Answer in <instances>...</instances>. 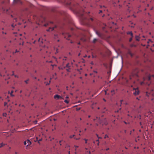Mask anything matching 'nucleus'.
<instances>
[{"instance_id": "nucleus-1", "label": "nucleus", "mask_w": 154, "mask_h": 154, "mask_svg": "<svg viewBox=\"0 0 154 154\" xmlns=\"http://www.w3.org/2000/svg\"><path fill=\"white\" fill-rule=\"evenodd\" d=\"M151 77H154V75H148L146 76L145 77H144L143 78L144 82H141V85H142L144 83H145V81L146 80H147L148 81H149L151 80Z\"/></svg>"}, {"instance_id": "nucleus-2", "label": "nucleus", "mask_w": 154, "mask_h": 154, "mask_svg": "<svg viewBox=\"0 0 154 154\" xmlns=\"http://www.w3.org/2000/svg\"><path fill=\"white\" fill-rule=\"evenodd\" d=\"M138 72V70L137 69H136L135 72H133L132 74L130 75L129 77V79L131 80L133 78L135 77H138V75L137 73Z\"/></svg>"}, {"instance_id": "nucleus-3", "label": "nucleus", "mask_w": 154, "mask_h": 154, "mask_svg": "<svg viewBox=\"0 0 154 154\" xmlns=\"http://www.w3.org/2000/svg\"><path fill=\"white\" fill-rule=\"evenodd\" d=\"M62 34L64 36L65 38L68 40H69L70 39L69 38L71 36V35L68 33H62Z\"/></svg>"}, {"instance_id": "nucleus-4", "label": "nucleus", "mask_w": 154, "mask_h": 154, "mask_svg": "<svg viewBox=\"0 0 154 154\" xmlns=\"http://www.w3.org/2000/svg\"><path fill=\"white\" fill-rule=\"evenodd\" d=\"M57 27V26L54 25L53 26H51L48 29H47V31H52Z\"/></svg>"}, {"instance_id": "nucleus-5", "label": "nucleus", "mask_w": 154, "mask_h": 154, "mask_svg": "<svg viewBox=\"0 0 154 154\" xmlns=\"http://www.w3.org/2000/svg\"><path fill=\"white\" fill-rule=\"evenodd\" d=\"M54 98L55 99H57V100H62L63 99V98L62 97L58 94H56L54 95Z\"/></svg>"}, {"instance_id": "nucleus-6", "label": "nucleus", "mask_w": 154, "mask_h": 154, "mask_svg": "<svg viewBox=\"0 0 154 154\" xmlns=\"http://www.w3.org/2000/svg\"><path fill=\"white\" fill-rule=\"evenodd\" d=\"M94 121H97L100 123H101V121L100 118H98L97 117H96V119H93Z\"/></svg>"}, {"instance_id": "nucleus-7", "label": "nucleus", "mask_w": 154, "mask_h": 154, "mask_svg": "<svg viewBox=\"0 0 154 154\" xmlns=\"http://www.w3.org/2000/svg\"><path fill=\"white\" fill-rule=\"evenodd\" d=\"M134 89L135 90V92L134 93V94L135 96L138 95L139 94V91L138 89L137 88L136 89L134 88Z\"/></svg>"}, {"instance_id": "nucleus-8", "label": "nucleus", "mask_w": 154, "mask_h": 154, "mask_svg": "<svg viewBox=\"0 0 154 154\" xmlns=\"http://www.w3.org/2000/svg\"><path fill=\"white\" fill-rule=\"evenodd\" d=\"M96 33L99 37L101 38L102 37V35L101 33L98 32L97 31H96Z\"/></svg>"}, {"instance_id": "nucleus-9", "label": "nucleus", "mask_w": 154, "mask_h": 154, "mask_svg": "<svg viewBox=\"0 0 154 154\" xmlns=\"http://www.w3.org/2000/svg\"><path fill=\"white\" fill-rule=\"evenodd\" d=\"M26 142L27 143V146L30 145L31 144V142L29 140H26Z\"/></svg>"}, {"instance_id": "nucleus-10", "label": "nucleus", "mask_w": 154, "mask_h": 154, "mask_svg": "<svg viewBox=\"0 0 154 154\" xmlns=\"http://www.w3.org/2000/svg\"><path fill=\"white\" fill-rule=\"evenodd\" d=\"M53 22H50L47 23H45V24H44V26H48V25H49V24H53Z\"/></svg>"}, {"instance_id": "nucleus-11", "label": "nucleus", "mask_w": 154, "mask_h": 154, "mask_svg": "<svg viewBox=\"0 0 154 154\" xmlns=\"http://www.w3.org/2000/svg\"><path fill=\"white\" fill-rule=\"evenodd\" d=\"M127 34L128 35H130L131 37H133V34L131 32H127Z\"/></svg>"}, {"instance_id": "nucleus-12", "label": "nucleus", "mask_w": 154, "mask_h": 154, "mask_svg": "<svg viewBox=\"0 0 154 154\" xmlns=\"http://www.w3.org/2000/svg\"><path fill=\"white\" fill-rule=\"evenodd\" d=\"M137 41H139L140 39V37L139 36H136L135 37Z\"/></svg>"}, {"instance_id": "nucleus-13", "label": "nucleus", "mask_w": 154, "mask_h": 154, "mask_svg": "<svg viewBox=\"0 0 154 154\" xmlns=\"http://www.w3.org/2000/svg\"><path fill=\"white\" fill-rule=\"evenodd\" d=\"M1 32L2 34H7L6 30H5V31H1Z\"/></svg>"}, {"instance_id": "nucleus-14", "label": "nucleus", "mask_w": 154, "mask_h": 154, "mask_svg": "<svg viewBox=\"0 0 154 154\" xmlns=\"http://www.w3.org/2000/svg\"><path fill=\"white\" fill-rule=\"evenodd\" d=\"M66 67H67V68H69V69H70V66L69 65V63H68L67 64H66Z\"/></svg>"}, {"instance_id": "nucleus-15", "label": "nucleus", "mask_w": 154, "mask_h": 154, "mask_svg": "<svg viewBox=\"0 0 154 154\" xmlns=\"http://www.w3.org/2000/svg\"><path fill=\"white\" fill-rule=\"evenodd\" d=\"M54 38L55 39H56L58 38V36L57 34H54Z\"/></svg>"}, {"instance_id": "nucleus-16", "label": "nucleus", "mask_w": 154, "mask_h": 154, "mask_svg": "<svg viewBox=\"0 0 154 154\" xmlns=\"http://www.w3.org/2000/svg\"><path fill=\"white\" fill-rule=\"evenodd\" d=\"M13 91H11V93H10L9 91V93L10 94V95L12 97H13V96H14V95L12 94V93H13Z\"/></svg>"}, {"instance_id": "nucleus-17", "label": "nucleus", "mask_w": 154, "mask_h": 154, "mask_svg": "<svg viewBox=\"0 0 154 154\" xmlns=\"http://www.w3.org/2000/svg\"><path fill=\"white\" fill-rule=\"evenodd\" d=\"M36 141H38V143H39V141H41L42 140V139H40L39 140H38V138L37 137H36Z\"/></svg>"}, {"instance_id": "nucleus-18", "label": "nucleus", "mask_w": 154, "mask_h": 154, "mask_svg": "<svg viewBox=\"0 0 154 154\" xmlns=\"http://www.w3.org/2000/svg\"><path fill=\"white\" fill-rule=\"evenodd\" d=\"M94 19L92 17H91L90 18V21H91L92 22H93L94 21Z\"/></svg>"}, {"instance_id": "nucleus-19", "label": "nucleus", "mask_w": 154, "mask_h": 154, "mask_svg": "<svg viewBox=\"0 0 154 154\" xmlns=\"http://www.w3.org/2000/svg\"><path fill=\"white\" fill-rule=\"evenodd\" d=\"M5 145V144H3V143H1L0 144V148L2 147L3 146Z\"/></svg>"}, {"instance_id": "nucleus-20", "label": "nucleus", "mask_w": 154, "mask_h": 154, "mask_svg": "<svg viewBox=\"0 0 154 154\" xmlns=\"http://www.w3.org/2000/svg\"><path fill=\"white\" fill-rule=\"evenodd\" d=\"M29 81V79H28L26 80H25L24 82L26 83L27 84H28V82Z\"/></svg>"}, {"instance_id": "nucleus-21", "label": "nucleus", "mask_w": 154, "mask_h": 154, "mask_svg": "<svg viewBox=\"0 0 154 154\" xmlns=\"http://www.w3.org/2000/svg\"><path fill=\"white\" fill-rule=\"evenodd\" d=\"M97 40V39L95 38H94L93 40V42L94 43H95Z\"/></svg>"}, {"instance_id": "nucleus-22", "label": "nucleus", "mask_w": 154, "mask_h": 154, "mask_svg": "<svg viewBox=\"0 0 154 154\" xmlns=\"http://www.w3.org/2000/svg\"><path fill=\"white\" fill-rule=\"evenodd\" d=\"M64 102L67 104L69 103V101L67 100H65L64 101Z\"/></svg>"}, {"instance_id": "nucleus-23", "label": "nucleus", "mask_w": 154, "mask_h": 154, "mask_svg": "<svg viewBox=\"0 0 154 154\" xmlns=\"http://www.w3.org/2000/svg\"><path fill=\"white\" fill-rule=\"evenodd\" d=\"M81 40L83 42H85L86 41V39L85 38H81Z\"/></svg>"}, {"instance_id": "nucleus-24", "label": "nucleus", "mask_w": 154, "mask_h": 154, "mask_svg": "<svg viewBox=\"0 0 154 154\" xmlns=\"http://www.w3.org/2000/svg\"><path fill=\"white\" fill-rule=\"evenodd\" d=\"M151 42V43H152V42L151 41V40L150 39H149L148 41L147 42V43L148 44H149Z\"/></svg>"}, {"instance_id": "nucleus-25", "label": "nucleus", "mask_w": 154, "mask_h": 154, "mask_svg": "<svg viewBox=\"0 0 154 154\" xmlns=\"http://www.w3.org/2000/svg\"><path fill=\"white\" fill-rule=\"evenodd\" d=\"M96 142H97V144L98 145H99V139L96 140Z\"/></svg>"}, {"instance_id": "nucleus-26", "label": "nucleus", "mask_w": 154, "mask_h": 154, "mask_svg": "<svg viewBox=\"0 0 154 154\" xmlns=\"http://www.w3.org/2000/svg\"><path fill=\"white\" fill-rule=\"evenodd\" d=\"M3 115L4 116L6 117L7 116V114L6 113H4L3 114Z\"/></svg>"}, {"instance_id": "nucleus-27", "label": "nucleus", "mask_w": 154, "mask_h": 154, "mask_svg": "<svg viewBox=\"0 0 154 154\" xmlns=\"http://www.w3.org/2000/svg\"><path fill=\"white\" fill-rule=\"evenodd\" d=\"M75 135H71L69 137L71 138H73L74 136Z\"/></svg>"}, {"instance_id": "nucleus-28", "label": "nucleus", "mask_w": 154, "mask_h": 154, "mask_svg": "<svg viewBox=\"0 0 154 154\" xmlns=\"http://www.w3.org/2000/svg\"><path fill=\"white\" fill-rule=\"evenodd\" d=\"M66 57H63V60H66Z\"/></svg>"}, {"instance_id": "nucleus-29", "label": "nucleus", "mask_w": 154, "mask_h": 154, "mask_svg": "<svg viewBox=\"0 0 154 154\" xmlns=\"http://www.w3.org/2000/svg\"><path fill=\"white\" fill-rule=\"evenodd\" d=\"M132 38H133V37H131L130 38L129 40V41L130 42H131V41L132 39Z\"/></svg>"}, {"instance_id": "nucleus-30", "label": "nucleus", "mask_w": 154, "mask_h": 154, "mask_svg": "<svg viewBox=\"0 0 154 154\" xmlns=\"http://www.w3.org/2000/svg\"><path fill=\"white\" fill-rule=\"evenodd\" d=\"M108 137V136L107 134H106L104 137V138H106Z\"/></svg>"}, {"instance_id": "nucleus-31", "label": "nucleus", "mask_w": 154, "mask_h": 154, "mask_svg": "<svg viewBox=\"0 0 154 154\" xmlns=\"http://www.w3.org/2000/svg\"><path fill=\"white\" fill-rule=\"evenodd\" d=\"M84 140H85V143H87V141L88 140H87V139H84Z\"/></svg>"}, {"instance_id": "nucleus-32", "label": "nucleus", "mask_w": 154, "mask_h": 154, "mask_svg": "<svg viewBox=\"0 0 154 154\" xmlns=\"http://www.w3.org/2000/svg\"><path fill=\"white\" fill-rule=\"evenodd\" d=\"M43 20H42V21H41V20H40V22H43V21H45V19L44 18H43Z\"/></svg>"}, {"instance_id": "nucleus-33", "label": "nucleus", "mask_w": 154, "mask_h": 154, "mask_svg": "<svg viewBox=\"0 0 154 154\" xmlns=\"http://www.w3.org/2000/svg\"><path fill=\"white\" fill-rule=\"evenodd\" d=\"M121 109V108H120L119 110H118L117 111H116L115 112H118L119 111V110H120Z\"/></svg>"}, {"instance_id": "nucleus-34", "label": "nucleus", "mask_w": 154, "mask_h": 154, "mask_svg": "<svg viewBox=\"0 0 154 154\" xmlns=\"http://www.w3.org/2000/svg\"><path fill=\"white\" fill-rule=\"evenodd\" d=\"M5 29L4 28H2L1 29V31H3V30H5Z\"/></svg>"}, {"instance_id": "nucleus-35", "label": "nucleus", "mask_w": 154, "mask_h": 154, "mask_svg": "<svg viewBox=\"0 0 154 154\" xmlns=\"http://www.w3.org/2000/svg\"><path fill=\"white\" fill-rule=\"evenodd\" d=\"M70 69H69V68H68V69H66V70L68 72H70L69 70Z\"/></svg>"}, {"instance_id": "nucleus-36", "label": "nucleus", "mask_w": 154, "mask_h": 154, "mask_svg": "<svg viewBox=\"0 0 154 154\" xmlns=\"http://www.w3.org/2000/svg\"><path fill=\"white\" fill-rule=\"evenodd\" d=\"M51 82V80H50L49 81V83H47L46 84V85H49V84H50V83Z\"/></svg>"}, {"instance_id": "nucleus-37", "label": "nucleus", "mask_w": 154, "mask_h": 154, "mask_svg": "<svg viewBox=\"0 0 154 154\" xmlns=\"http://www.w3.org/2000/svg\"><path fill=\"white\" fill-rule=\"evenodd\" d=\"M24 144L25 145H27V143H26V140L24 142Z\"/></svg>"}, {"instance_id": "nucleus-38", "label": "nucleus", "mask_w": 154, "mask_h": 154, "mask_svg": "<svg viewBox=\"0 0 154 154\" xmlns=\"http://www.w3.org/2000/svg\"><path fill=\"white\" fill-rule=\"evenodd\" d=\"M92 57L93 58H95V57H96V56H94L93 55H92Z\"/></svg>"}, {"instance_id": "nucleus-39", "label": "nucleus", "mask_w": 154, "mask_h": 154, "mask_svg": "<svg viewBox=\"0 0 154 154\" xmlns=\"http://www.w3.org/2000/svg\"><path fill=\"white\" fill-rule=\"evenodd\" d=\"M12 72H13V73L12 74V75H14V76L15 75L14 74V71H12Z\"/></svg>"}, {"instance_id": "nucleus-40", "label": "nucleus", "mask_w": 154, "mask_h": 154, "mask_svg": "<svg viewBox=\"0 0 154 154\" xmlns=\"http://www.w3.org/2000/svg\"><path fill=\"white\" fill-rule=\"evenodd\" d=\"M7 103H6V102H5L4 103V105H5V106H6L7 105Z\"/></svg>"}, {"instance_id": "nucleus-41", "label": "nucleus", "mask_w": 154, "mask_h": 154, "mask_svg": "<svg viewBox=\"0 0 154 154\" xmlns=\"http://www.w3.org/2000/svg\"><path fill=\"white\" fill-rule=\"evenodd\" d=\"M14 76L15 77L18 78V76H17V75H14Z\"/></svg>"}, {"instance_id": "nucleus-42", "label": "nucleus", "mask_w": 154, "mask_h": 154, "mask_svg": "<svg viewBox=\"0 0 154 154\" xmlns=\"http://www.w3.org/2000/svg\"><path fill=\"white\" fill-rule=\"evenodd\" d=\"M129 53L131 56H133L132 54L130 52H129Z\"/></svg>"}, {"instance_id": "nucleus-43", "label": "nucleus", "mask_w": 154, "mask_h": 154, "mask_svg": "<svg viewBox=\"0 0 154 154\" xmlns=\"http://www.w3.org/2000/svg\"><path fill=\"white\" fill-rule=\"evenodd\" d=\"M102 12V11L101 10H100V11L99 12V14H100V13H101Z\"/></svg>"}, {"instance_id": "nucleus-44", "label": "nucleus", "mask_w": 154, "mask_h": 154, "mask_svg": "<svg viewBox=\"0 0 154 154\" xmlns=\"http://www.w3.org/2000/svg\"><path fill=\"white\" fill-rule=\"evenodd\" d=\"M123 101V100H120L121 104H122V102Z\"/></svg>"}, {"instance_id": "nucleus-45", "label": "nucleus", "mask_w": 154, "mask_h": 154, "mask_svg": "<svg viewBox=\"0 0 154 154\" xmlns=\"http://www.w3.org/2000/svg\"><path fill=\"white\" fill-rule=\"evenodd\" d=\"M96 135H97V137H98V138H99H99H101V137H98V134H96Z\"/></svg>"}, {"instance_id": "nucleus-46", "label": "nucleus", "mask_w": 154, "mask_h": 154, "mask_svg": "<svg viewBox=\"0 0 154 154\" xmlns=\"http://www.w3.org/2000/svg\"><path fill=\"white\" fill-rule=\"evenodd\" d=\"M75 148L76 149V148H78L79 147V146L75 145Z\"/></svg>"}, {"instance_id": "nucleus-47", "label": "nucleus", "mask_w": 154, "mask_h": 154, "mask_svg": "<svg viewBox=\"0 0 154 154\" xmlns=\"http://www.w3.org/2000/svg\"><path fill=\"white\" fill-rule=\"evenodd\" d=\"M37 121H35V122H34L35 123V124H37Z\"/></svg>"}, {"instance_id": "nucleus-48", "label": "nucleus", "mask_w": 154, "mask_h": 154, "mask_svg": "<svg viewBox=\"0 0 154 154\" xmlns=\"http://www.w3.org/2000/svg\"><path fill=\"white\" fill-rule=\"evenodd\" d=\"M12 26L13 27H14L15 26L13 24L12 25Z\"/></svg>"}, {"instance_id": "nucleus-49", "label": "nucleus", "mask_w": 154, "mask_h": 154, "mask_svg": "<svg viewBox=\"0 0 154 154\" xmlns=\"http://www.w3.org/2000/svg\"><path fill=\"white\" fill-rule=\"evenodd\" d=\"M109 148H107L106 149V150L107 151V150H109Z\"/></svg>"}, {"instance_id": "nucleus-50", "label": "nucleus", "mask_w": 154, "mask_h": 154, "mask_svg": "<svg viewBox=\"0 0 154 154\" xmlns=\"http://www.w3.org/2000/svg\"><path fill=\"white\" fill-rule=\"evenodd\" d=\"M124 122L125 123V124H128V123H127L126 122H125V121H124Z\"/></svg>"}, {"instance_id": "nucleus-51", "label": "nucleus", "mask_w": 154, "mask_h": 154, "mask_svg": "<svg viewBox=\"0 0 154 154\" xmlns=\"http://www.w3.org/2000/svg\"><path fill=\"white\" fill-rule=\"evenodd\" d=\"M94 72H95V73H97V71H94Z\"/></svg>"}, {"instance_id": "nucleus-52", "label": "nucleus", "mask_w": 154, "mask_h": 154, "mask_svg": "<svg viewBox=\"0 0 154 154\" xmlns=\"http://www.w3.org/2000/svg\"><path fill=\"white\" fill-rule=\"evenodd\" d=\"M62 141L60 140L59 141V142H60V145H61V144L60 143Z\"/></svg>"}, {"instance_id": "nucleus-53", "label": "nucleus", "mask_w": 154, "mask_h": 154, "mask_svg": "<svg viewBox=\"0 0 154 154\" xmlns=\"http://www.w3.org/2000/svg\"><path fill=\"white\" fill-rule=\"evenodd\" d=\"M40 40H41V38H39L38 40V41L39 42H40Z\"/></svg>"}, {"instance_id": "nucleus-54", "label": "nucleus", "mask_w": 154, "mask_h": 154, "mask_svg": "<svg viewBox=\"0 0 154 154\" xmlns=\"http://www.w3.org/2000/svg\"><path fill=\"white\" fill-rule=\"evenodd\" d=\"M146 84H147V85H149V84H149V83H147H147H146Z\"/></svg>"}, {"instance_id": "nucleus-55", "label": "nucleus", "mask_w": 154, "mask_h": 154, "mask_svg": "<svg viewBox=\"0 0 154 154\" xmlns=\"http://www.w3.org/2000/svg\"><path fill=\"white\" fill-rule=\"evenodd\" d=\"M126 132H127V131H126V130H125L124 131V132H125V133H126Z\"/></svg>"}, {"instance_id": "nucleus-56", "label": "nucleus", "mask_w": 154, "mask_h": 154, "mask_svg": "<svg viewBox=\"0 0 154 154\" xmlns=\"http://www.w3.org/2000/svg\"><path fill=\"white\" fill-rule=\"evenodd\" d=\"M114 92V90H112V91H111V92L112 93L113 92Z\"/></svg>"}, {"instance_id": "nucleus-57", "label": "nucleus", "mask_w": 154, "mask_h": 154, "mask_svg": "<svg viewBox=\"0 0 154 154\" xmlns=\"http://www.w3.org/2000/svg\"><path fill=\"white\" fill-rule=\"evenodd\" d=\"M19 51H18L17 50H16V51L15 52V53H16V52H18Z\"/></svg>"}, {"instance_id": "nucleus-58", "label": "nucleus", "mask_w": 154, "mask_h": 154, "mask_svg": "<svg viewBox=\"0 0 154 154\" xmlns=\"http://www.w3.org/2000/svg\"><path fill=\"white\" fill-rule=\"evenodd\" d=\"M151 46L153 47L154 46V44H152Z\"/></svg>"}, {"instance_id": "nucleus-59", "label": "nucleus", "mask_w": 154, "mask_h": 154, "mask_svg": "<svg viewBox=\"0 0 154 154\" xmlns=\"http://www.w3.org/2000/svg\"><path fill=\"white\" fill-rule=\"evenodd\" d=\"M81 54L80 53H79V54H78V56H80V55Z\"/></svg>"}, {"instance_id": "nucleus-60", "label": "nucleus", "mask_w": 154, "mask_h": 154, "mask_svg": "<svg viewBox=\"0 0 154 154\" xmlns=\"http://www.w3.org/2000/svg\"><path fill=\"white\" fill-rule=\"evenodd\" d=\"M90 117H91V116L90 115H89V116H88V117L89 118H90Z\"/></svg>"}, {"instance_id": "nucleus-61", "label": "nucleus", "mask_w": 154, "mask_h": 154, "mask_svg": "<svg viewBox=\"0 0 154 154\" xmlns=\"http://www.w3.org/2000/svg\"><path fill=\"white\" fill-rule=\"evenodd\" d=\"M104 124L106 125H107V123H105Z\"/></svg>"}, {"instance_id": "nucleus-62", "label": "nucleus", "mask_w": 154, "mask_h": 154, "mask_svg": "<svg viewBox=\"0 0 154 154\" xmlns=\"http://www.w3.org/2000/svg\"><path fill=\"white\" fill-rule=\"evenodd\" d=\"M66 98H69L68 97V96H66Z\"/></svg>"}, {"instance_id": "nucleus-63", "label": "nucleus", "mask_w": 154, "mask_h": 154, "mask_svg": "<svg viewBox=\"0 0 154 154\" xmlns=\"http://www.w3.org/2000/svg\"><path fill=\"white\" fill-rule=\"evenodd\" d=\"M136 99H137V100H139V98H138V97H137V98H136Z\"/></svg>"}, {"instance_id": "nucleus-64", "label": "nucleus", "mask_w": 154, "mask_h": 154, "mask_svg": "<svg viewBox=\"0 0 154 154\" xmlns=\"http://www.w3.org/2000/svg\"><path fill=\"white\" fill-rule=\"evenodd\" d=\"M22 92V91H20V93H21Z\"/></svg>"}]
</instances>
